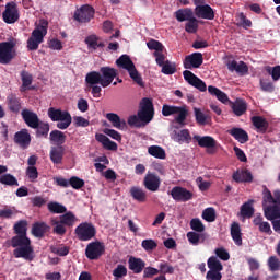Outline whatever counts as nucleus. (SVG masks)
Returning a JSON list of instances; mask_svg holds the SVG:
<instances>
[{
	"mask_svg": "<svg viewBox=\"0 0 280 280\" xmlns=\"http://www.w3.org/2000/svg\"><path fill=\"white\" fill-rule=\"evenodd\" d=\"M217 257L221 259L222 261H229L231 259V254L226 250L224 247H218L214 250Z\"/></svg>",
	"mask_w": 280,
	"mask_h": 280,
	"instance_id": "61",
	"label": "nucleus"
},
{
	"mask_svg": "<svg viewBox=\"0 0 280 280\" xmlns=\"http://www.w3.org/2000/svg\"><path fill=\"white\" fill-rule=\"evenodd\" d=\"M19 44L16 38H11L9 42L0 43V65H10L16 58V50L14 47Z\"/></svg>",
	"mask_w": 280,
	"mask_h": 280,
	"instance_id": "6",
	"label": "nucleus"
},
{
	"mask_svg": "<svg viewBox=\"0 0 280 280\" xmlns=\"http://www.w3.org/2000/svg\"><path fill=\"white\" fill-rule=\"evenodd\" d=\"M59 220L61 224H63L65 226L71 228L73 226V224H75V222L78 221V218H75V214H73V212L69 211L60 215Z\"/></svg>",
	"mask_w": 280,
	"mask_h": 280,
	"instance_id": "40",
	"label": "nucleus"
},
{
	"mask_svg": "<svg viewBox=\"0 0 280 280\" xmlns=\"http://www.w3.org/2000/svg\"><path fill=\"white\" fill-rule=\"evenodd\" d=\"M228 132L231 135V137L238 141V143H248L249 141L248 132L240 127H234L228 130Z\"/></svg>",
	"mask_w": 280,
	"mask_h": 280,
	"instance_id": "25",
	"label": "nucleus"
},
{
	"mask_svg": "<svg viewBox=\"0 0 280 280\" xmlns=\"http://www.w3.org/2000/svg\"><path fill=\"white\" fill-rule=\"evenodd\" d=\"M264 211L267 220H279L280 218V206L276 203H273V206H265Z\"/></svg>",
	"mask_w": 280,
	"mask_h": 280,
	"instance_id": "33",
	"label": "nucleus"
},
{
	"mask_svg": "<svg viewBox=\"0 0 280 280\" xmlns=\"http://www.w3.org/2000/svg\"><path fill=\"white\" fill-rule=\"evenodd\" d=\"M201 218L206 220V222H215V209L214 208H206L202 211Z\"/></svg>",
	"mask_w": 280,
	"mask_h": 280,
	"instance_id": "56",
	"label": "nucleus"
},
{
	"mask_svg": "<svg viewBox=\"0 0 280 280\" xmlns=\"http://www.w3.org/2000/svg\"><path fill=\"white\" fill-rule=\"evenodd\" d=\"M69 185H71L73 189H82V187H84V179L78 176H72L69 179Z\"/></svg>",
	"mask_w": 280,
	"mask_h": 280,
	"instance_id": "63",
	"label": "nucleus"
},
{
	"mask_svg": "<svg viewBox=\"0 0 280 280\" xmlns=\"http://www.w3.org/2000/svg\"><path fill=\"white\" fill-rule=\"evenodd\" d=\"M229 71L240 73L241 75H246L248 73V66L244 61L237 62L236 60L229 61L226 63Z\"/></svg>",
	"mask_w": 280,
	"mask_h": 280,
	"instance_id": "27",
	"label": "nucleus"
},
{
	"mask_svg": "<svg viewBox=\"0 0 280 280\" xmlns=\"http://www.w3.org/2000/svg\"><path fill=\"white\" fill-rule=\"evenodd\" d=\"M33 130H36V137L38 138L44 137L45 139H47V137L49 136L48 122H44L39 120L38 126L33 128Z\"/></svg>",
	"mask_w": 280,
	"mask_h": 280,
	"instance_id": "42",
	"label": "nucleus"
},
{
	"mask_svg": "<svg viewBox=\"0 0 280 280\" xmlns=\"http://www.w3.org/2000/svg\"><path fill=\"white\" fill-rule=\"evenodd\" d=\"M194 16V11L189 8L186 9H179L175 12V18L179 23H183L184 21H189Z\"/></svg>",
	"mask_w": 280,
	"mask_h": 280,
	"instance_id": "38",
	"label": "nucleus"
},
{
	"mask_svg": "<svg viewBox=\"0 0 280 280\" xmlns=\"http://www.w3.org/2000/svg\"><path fill=\"white\" fill-rule=\"evenodd\" d=\"M265 71H267V73L271 75L273 82H278V80L280 79V66H276V67L267 66L265 68Z\"/></svg>",
	"mask_w": 280,
	"mask_h": 280,
	"instance_id": "57",
	"label": "nucleus"
},
{
	"mask_svg": "<svg viewBox=\"0 0 280 280\" xmlns=\"http://www.w3.org/2000/svg\"><path fill=\"white\" fill-rule=\"evenodd\" d=\"M159 273L161 275H174V267L167 261H161L158 266Z\"/></svg>",
	"mask_w": 280,
	"mask_h": 280,
	"instance_id": "51",
	"label": "nucleus"
},
{
	"mask_svg": "<svg viewBox=\"0 0 280 280\" xmlns=\"http://www.w3.org/2000/svg\"><path fill=\"white\" fill-rule=\"evenodd\" d=\"M128 275V269L124 265H118L117 268L113 270V277L116 279H121V277H126Z\"/></svg>",
	"mask_w": 280,
	"mask_h": 280,
	"instance_id": "62",
	"label": "nucleus"
},
{
	"mask_svg": "<svg viewBox=\"0 0 280 280\" xmlns=\"http://www.w3.org/2000/svg\"><path fill=\"white\" fill-rule=\"evenodd\" d=\"M208 93H210L213 97H217V100L222 102V104H226L229 102V95L213 85L208 86Z\"/></svg>",
	"mask_w": 280,
	"mask_h": 280,
	"instance_id": "36",
	"label": "nucleus"
},
{
	"mask_svg": "<svg viewBox=\"0 0 280 280\" xmlns=\"http://www.w3.org/2000/svg\"><path fill=\"white\" fill-rule=\"evenodd\" d=\"M147 47L148 49H150L151 51H163V49H165V47L163 46V44L156 39H151L147 43Z\"/></svg>",
	"mask_w": 280,
	"mask_h": 280,
	"instance_id": "60",
	"label": "nucleus"
},
{
	"mask_svg": "<svg viewBox=\"0 0 280 280\" xmlns=\"http://www.w3.org/2000/svg\"><path fill=\"white\" fill-rule=\"evenodd\" d=\"M95 139H96V141H98V143H102V145H103V148H105V150H112V151L117 150V142H114L108 137H106L104 133H96Z\"/></svg>",
	"mask_w": 280,
	"mask_h": 280,
	"instance_id": "30",
	"label": "nucleus"
},
{
	"mask_svg": "<svg viewBox=\"0 0 280 280\" xmlns=\"http://www.w3.org/2000/svg\"><path fill=\"white\" fill-rule=\"evenodd\" d=\"M232 178L235 183H253V173L248 168L237 170Z\"/></svg>",
	"mask_w": 280,
	"mask_h": 280,
	"instance_id": "22",
	"label": "nucleus"
},
{
	"mask_svg": "<svg viewBox=\"0 0 280 280\" xmlns=\"http://www.w3.org/2000/svg\"><path fill=\"white\" fill-rule=\"evenodd\" d=\"M252 124L257 129V132L261 135H266L268 132V128L270 124L262 116H254L252 117Z\"/></svg>",
	"mask_w": 280,
	"mask_h": 280,
	"instance_id": "26",
	"label": "nucleus"
},
{
	"mask_svg": "<svg viewBox=\"0 0 280 280\" xmlns=\"http://www.w3.org/2000/svg\"><path fill=\"white\" fill-rule=\"evenodd\" d=\"M275 205V196L267 186H262V207L266 205Z\"/></svg>",
	"mask_w": 280,
	"mask_h": 280,
	"instance_id": "46",
	"label": "nucleus"
},
{
	"mask_svg": "<svg viewBox=\"0 0 280 280\" xmlns=\"http://www.w3.org/2000/svg\"><path fill=\"white\" fill-rule=\"evenodd\" d=\"M184 80L190 84V86H194L198 91H201V93H205L207 91V83L202 81L200 78H198L194 72L189 70H185L183 72Z\"/></svg>",
	"mask_w": 280,
	"mask_h": 280,
	"instance_id": "13",
	"label": "nucleus"
},
{
	"mask_svg": "<svg viewBox=\"0 0 280 280\" xmlns=\"http://www.w3.org/2000/svg\"><path fill=\"white\" fill-rule=\"evenodd\" d=\"M13 141L16 143V145H20L22 150H27L32 143V136L27 129H22L15 132Z\"/></svg>",
	"mask_w": 280,
	"mask_h": 280,
	"instance_id": "16",
	"label": "nucleus"
},
{
	"mask_svg": "<svg viewBox=\"0 0 280 280\" xmlns=\"http://www.w3.org/2000/svg\"><path fill=\"white\" fill-rule=\"evenodd\" d=\"M49 229L51 228L45 222H35L32 226V235L39 238L45 237V234L49 233Z\"/></svg>",
	"mask_w": 280,
	"mask_h": 280,
	"instance_id": "28",
	"label": "nucleus"
},
{
	"mask_svg": "<svg viewBox=\"0 0 280 280\" xmlns=\"http://www.w3.org/2000/svg\"><path fill=\"white\" fill-rule=\"evenodd\" d=\"M49 28V22L47 20H39V24L33 30L31 37L26 42V47L28 51H36L40 44L45 40L47 36V30Z\"/></svg>",
	"mask_w": 280,
	"mask_h": 280,
	"instance_id": "3",
	"label": "nucleus"
},
{
	"mask_svg": "<svg viewBox=\"0 0 280 280\" xmlns=\"http://www.w3.org/2000/svg\"><path fill=\"white\" fill-rule=\"evenodd\" d=\"M117 67L119 69H125L128 71L131 80L138 84V86H145V83H143V78H141V74L137 70V67L135 66V62H132V59H130V56L128 55H121L117 60H116Z\"/></svg>",
	"mask_w": 280,
	"mask_h": 280,
	"instance_id": "5",
	"label": "nucleus"
},
{
	"mask_svg": "<svg viewBox=\"0 0 280 280\" xmlns=\"http://www.w3.org/2000/svg\"><path fill=\"white\" fill-rule=\"evenodd\" d=\"M51 253H54V255H58L59 257H67V255H69V246L67 245H59V246H55V247H50Z\"/></svg>",
	"mask_w": 280,
	"mask_h": 280,
	"instance_id": "52",
	"label": "nucleus"
},
{
	"mask_svg": "<svg viewBox=\"0 0 280 280\" xmlns=\"http://www.w3.org/2000/svg\"><path fill=\"white\" fill-rule=\"evenodd\" d=\"M106 253V245L100 241L91 242L85 248V257L95 261Z\"/></svg>",
	"mask_w": 280,
	"mask_h": 280,
	"instance_id": "9",
	"label": "nucleus"
},
{
	"mask_svg": "<svg viewBox=\"0 0 280 280\" xmlns=\"http://www.w3.org/2000/svg\"><path fill=\"white\" fill-rule=\"evenodd\" d=\"M190 229L196 233H203L205 224L199 218H195L190 220Z\"/></svg>",
	"mask_w": 280,
	"mask_h": 280,
	"instance_id": "55",
	"label": "nucleus"
},
{
	"mask_svg": "<svg viewBox=\"0 0 280 280\" xmlns=\"http://www.w3.org/2000/svg\"><path fill=\"white\" fill-rule=\"evenodd\" d=\"M74 233L79 242H91L97 235V230L93 223L82 222L75 228Z\"/></svg>",
	"mask_w": 280,
	"mask_h": 280,
	"instance_id": "8",
	"label": "nucleus"
},
{
	"mask_svg": "<svg viewBox=\"0 0 280 280\" xmlns=\"http://www.w3.org/2000/svg\"><path fill=\"white\" fill-rule=\"evenodd\" d=\"M106 119H108L113 127L117 128L118 130H124V128H126V120L121 119V117L115 113L106 114Z\"/></svg>",
	"mask_w": 280,
	"mask_h": 280,
	"instance_id": "32",
	"label": "nucleus"
},
{
	"mask_svg": "<svg viewBox=\"0 0 280 280\" xmlns=\"http://www.w3.org/2000/svg\"><path fill=\"white\" fill-rule=\"evenodd\" d=\"M208 268L210 269V272H222V270H224L222 262L214 256H211L208 259Z\"/></svg>",
	"mask_w": 280,
	"mask_h": 280,
	"instance_id": "44",
	"label": "nucleus"
},
{
	"mask_svg": "<svg viewBox=\"0 0 280 280\" xmlns=\"http://www.w3.org/2000/svg\"><path fill=\"white\" fill-rule=\"evenodd\" d=\"M22 119L28 126V128H38V122L40 121V118H38V114L34 113L30 109H23L22 113Z\"/></svg>",
	"mask_w": 280,
	"mask_h": 280,
	"instance_id": "21",
	"label": "nucleus"
},
{
	"mask_svg": "<svg viewBox=\"0 0 280 280\" xmlns=\"http://www.w3.org/2000/svg\"><path fill=\"white\" fill-rule=\"evenodd\" d=\"M192 139L197 141L199 148H207L208 149V154H214L215 151L213 148L218 144L215 139L211 136H203L200 137L198 135L194 136Z\"/></svg>",
	"mask_w": 280,
	"mask_h": 280,
	"instance_id": "17",
	"label": "nucleus"
},
{
	"mask_svg": "<svg viewBox=\"0 0 280 280\" xmlns=\"http://www.w3.org/2000/svg\"><path fill=\"white\" fill-rule=\"evenodd\" d=\"M268 267L271 272H277L280 270V260L277 256H270L268 258Z\"/></svg>",
	"mask_w": 280,
	"mask_h": 280,
	"instance_id": "59",
	"label": "nucleus"
},
{
	"mask_svg": "<svg viewBox=\"0 0 280 280\" xmlns=\"http://www.w3.org/2000/svg\"><path fill=\"white\" fill-rule=\"evenodd\" d=\"M13 230L16 235H27V221L21 220L16 222Z\"/></svg>",
	"mask_w": 280,
	"mask_h": 280,
	"instance_id": "49",
	"label": "nucleus"
},
{
	"mask_svg": "<svg viewBox=\"0 0 280 280\" xmlns=\"http://www.w3.org/2000/svg\"><path fill=\"white\" fill-rule=\"evenodd\" d=\"M49 156L54 165H61L62 159H65V147H51Z\"/></svg>",
	"mask_w": 280,
	"mask_h": 280,
	"instance_id": "23",
	"label": "nucleus"
},
{
	"mask_svg": "<svg viewBox=\"0 0 280 280\" xmlns=\"http://www.w3.org/2000/svg\"><path fill=\"white\" fill-rule=\"evenodd\" d=\"M129 270L133 271V275H141L145 268V262L141 258H137L135 256H130L129 260Z\"/></svg>",
	"mask_w": 280,
	"mask_h": 280,
	"instance_id": "24",
	"label": "nucleus"
},
{
	"mask_svg": "<svg viewBox=\"0 0 280 280\" xmlns=\"http://www.w3.org/2000/svg\"><path fill=\"white\" fill-rule=\"evenodd\" d=\"M0 183L1 185H8L9 187H19V180L10 173L1 175Z\"/></svg>",
	"mask_w": 280,
	"mask_h": 280,
	"instance_id": "43",
	"label": "nucleus"
},
{
	"mask_svg": "<svg viewBox=\"0 0 280 280\" xmlns=\"http://www.w3.org/2000/svg\"><path fill=\"white\" fill-rule=\"evenodd\" d=\"M248 106L244 101H236L235 103L232 104V110L236 117H242L244 113H246Z\"/></svg>",
	"mask_w": 280,
	"mask_h": 280,
	"instance_id": "41",
	"label": "nucleus"
},
{
	"mask_svg": "<svg viewBox=\"0 0 280 280\" xmlns=\"http://www.w3.org/2000/svg\"><path fill=\"white\" fill-rule=\"evenodd\" d=\"M138 117L144 122L150 124L154 119V104L152 100L144 97L141 102V109L138 112Z\"/></svg>",
	"mask_w": 280,
	"mask_h": 280,
	"instance_id": "10",
	"label": "nucleus"
},
{
	"mask_svg": "<svg viewBox=\"0 0 280 280\" xmlns=\"http://www.w3.org/2000/svg\"><path fill=\"white\" fill-rule=\"evenodd\" d=\"M202 62H205L202 52H192L185 57L183 65L184 69H200Z\"/></svg>",
	"mask_w": 280,
	"mask_h": 280,
	"instance_id": "14",
	"label": "nucleus"
},
{
	"mask_svg": "<svg viewBox=\"0 0 280 280\" xmlns=\"http://www.w3.org/2000/svg\"><path fill=\"white\" fill-rule=\"evenodd\" d=\"M48 211H50V213H67V207L52 201L48 203Z\"/></svg>",
	"mask_w": 280,
	"mask_h": 280,
	"instance_id": "54",
	"label": "nucleus"
},
{
	"mask_svg": "<svg viewBox=\"0 0 280 280\" xmlns=\"http://www.w3.org/2000/svg\"><path fill=\"white\" fill-rule=\"evenodd\" d=\"M21 79H22V91H27V89H30L34 78L32 77V74H30V72L24 70L21 72Z\"/></svg>",
	"mask_w": 280,
	"mask_h": 280,
	"instance_id": "47",
	"label": "nucleus"
},
{
	"mask_svg": "<svg viewBox=\"0 0 280 280\" xmlns=\"http://www.w3.org/2000/svg\"><path fill=\"white\" fill-rule=\"evenodd\" d=\"M231 237L236 246H242V228L240 223L233 222L231 224Z\"/></svg>",
	"mask_w": 280,
	"mask_h": 280,
	"instance_id": "34",
	"label": "nucleus"
},
{
	"mask_svg": "<svg viewBox=\"0 0 280 280\" xmlns=\"http://www.w3.org/2000/svg\"><path fill=\"white\" fill-rule=\"evenodd\" d=\"M171 196L176 202H189L194 198V192L185 187L175 186L171 190Z\"/></svg>",
	"mask_w": 280,
	"mask_h": 280,
	"instance_id": "12",
	"label": "nucleus"
},
{
	"mask_svg": "<svg viewBox=\"0 0 280 280\" xmlns=\"http://www.w3.org/2000/svg\"><path fill=\"white\" fill-rule=\"evenodd\" d=\"M2 18L4 23H8L9 25H12V23H16V21H19V9L15 2L7 3Z\"/></svg>",
	"mask_w": 280,
	"mask_h": 280,
	"instance_id": "15",
	"label": "nucleus"
},
{
	"mask_svg": "<svg viewBox=\"0 0 280 280\" xmlns=\"http://www.w3.org/2000/svg\"><path fill=\"white\" fill-rule=\"evenodd\" d=\"M141 246L148 252V250H154L159 245L156 244V241L152 238H147L142 241Z\"/></svg>",
	"mask_w": 280,
	"mask_h": 280,
	"instance_id": "64",
	"label": "nucleus"
},
{
	"mask_svg": "<svg viewBox=\"0 0 280 280\" xmlns=\"http://www.w3.org/2000/svg\"><path fill=\"white\" fill-rule=\"evenodd\" d=\"M253 200H249L241 206L242 218H253L255 215V208H253Z\"/></svg>",
	"mask_w": 280,
	"mask_h": 280,
	"instance_id": "39",
	"label": "nucleus"
},
{
	"mask_svg": "<svg viewBox=\"0 0 280 280\" xmlns=\"http://www.w3.org/2000/svg\"><path fill=\"white\" fill-rule=\"evenodd\" d=\"M7 106L10 110V113H14L15 115H19L21 113V98L16 97V95L10 94L7 97Z\"/></svg>",
	"mask_w": 280,
	"mask_h": 280,
	"instance_id": "29",
	"label": "nucleus"
},
{
	"mask_svg": "<svg viewBox=\"0 0 280 280\" xmlns=\"http://www.w3.org/2000/svg\"><path fill=\"white\" fill-rule=\"evenodd\" d=\"M148 153L150 154V156H154V159L163 160L166 156L165 149H163L162 147H159V145L149 147Z\"/></svg>",
	"mask_w": 280,
	"mask_h": 280,
	"instance_id": "45",
	"label": "nucleus"
},
{
	"mask_svg": "<svg viewBox=\"0 0 280 280\" xmlns=\"http://www.w3.org/2000/svg\"><path fill=\"white\" fill-rule=\"evenodd\" d=\"M143 185L148 191H159V188L161 187V177L154 173H148L144 176Z\"/></svg>",
	"mask_w": 280,
	"mask_h": 280,
	"instance_id": "19",
	"label": "nucleus"
},
{
	"mask_svg": "<svg viewBox=\"0 0 280 280\" xmlns=\"http://www.w3.org/2000/svg\"><path fill=\"white\" fill-rule=\"evenodd\" d=\"M49 140L55 143L56 147H60L67 141V136L60 130H52L49 135Z\"/></svg>",
	"mask_w": 280,
	"mask_h": 280,
	"instance_id": "35",
	"label": "nucleus"
},
{
	"mask_svg": "<svg viewBox=\"0 0 280 280\" xmlns=\"http://www.w3.org/2000/svg\"><path fill=\"white\" fill-rule=\"evenodd\" d=\"M171 139L175 141V143H183L189 144L191 143V132L189 129H180V130H173L171 133Z\"/></svg>",
	"mask_w": 280,
	"mask_h": 280,
	"instance_id": "18",
	"label": "nucleus"
},
{
	"mask_svg": "<svg viewBox=\"0 0 280 280\" xmlns=\"http://www.w3.org/2000/svg\"><path fill=\"white\" fill-rule=\"evenodd\" d=\"M195 14L198 19H206L207 21H213L215 19V11L209 4L197 5L195 8Z\"/></svg>",
	"mask_w": 280,
	"mask_h": 280,
	"instance_id": "20",
	"label": "nucleus"
},
{
	"mask_svg": "<svg viewBox=\"0 0 280 280\" xmlns=\"http://www.w3.org/2000/svg\"><path fill=\"white\" fill-rule=\"evenodd\" d=\"M129 192L137 202H145L148 200V194L141 187L132 186Z\"/></svg>",
	"mask_w": 280,
	"mask_h": 280,
	"instance_id": "31",
	"label": "nucleus"
},
{
	"mask_svg": "<svg viewBox=\"0 0 280 280\" xmlns=\"http://www.w3.org/2000/svg\"><path fill=\"white\" fill-rule=\"evenodd\" d=\"M93 16H95V9L89 4L82 5L74 12V21L78 23H89Z\"/></svg>",
	"mask_w": 280,
	"mask_h": 280,
	"instance_id": "11",
	"label": "nucleus"
},
{
	"mask_svg": "<svg viewBox=\"0 0 280 280\" xmlns=\"http://www.w3.org/2000/svg\"><path fill=\"white\" fill-rule=\"evenodd\" d=\"M48 117L51 119V121H59L57 124V128H59V130H67V128L71 126V121H73V118L69 112L56 109L54 107L48 109Z\"/></svg>",
	"mask_w": 280,
	"mask_h": 280,
	"instance_id": "7",
	"label": "nucleus"
},
{
	"mask_svg": "<svg viewBox=\"0 0 280 280\" xmlns=\"http://www.w3.org/2000/svg\"><path fill=\"white\" fill-rule=\"evenodd\" d=\"M161 67V72L164 73V75H174V73H176V63H172L170 60H166Z\"/></svg>",
	"mask_w": 280,
	"mask_h": 280,
	"instance_id": "53",
	"label": "nucleus"
},
{
	"mask_svg": "<svg viewBox=\"0 0 280 280\" xmlns=\"http://www.w3.org/2000/svg\"><path fill=\"white\" fill-rule=\"evenodd\" d=\"M119 75V72L115 68L102 67L98 71H91L89 80L92 81V84H100L103 89L110 86L113 80Z\"/></svg>",
	"mask_w": 280,
	"mask_h": 280,
	"instance_id": "2",
	"label": "nucleus"
},
{
	"mask_svg": "<svg viewBox=\"0 0 280 280\" xmlns=\"http://www.w3.org/2000/svg\"><path fill=\"white\" fill-rule=\"evenodd\" d=\"M162 115L163 117H172V115H176L174 118L175 124L179 126H187V117H189V109L187 105L176 106V105H167L164 104L162 106Z\"/></svg>",
	"mask_w": 280,
	"mask_h": 280,
	"instance_id": "4",
	"label": "nucleus"
},
{
	"mask_svg": "<svg viewBox=\"0 0 280 280\" xmlns=\"http://www.w3.org/2000/svg\"><path fill=\"white\" fill-rule=\"evenodd\" d=\"M195 119L199 126H207L208 116L202 113L201 108L194 107Z\"/></svg>",
	"mask_w": 280,
	"mask_h": 280,
	"instance_id": "48",
	"label": "nucleus"
},
{
	"mask_svg": "<svg viewBox=\"0 0 280 280\" xmlns=\"http://www.w3.org/2000/svg\"><path fill=\"white\" fill-rule=\"evenodd\" d=\"M188 22L185 25V30L188 34H196L198 32V20L194 15L187 20Z\"/></svg>",
	"mask_w": 280,
	"mask_h": 280,
	"instance_id": "50",
	"label": "nucleus"
},
{
	"mask_svg": "<svg viewBox=\"0 0 280 280\" xmlns=\"http://www.w3.org/2000/svg\"><path fill=\"white\" fill-rule=\"evenodd\" d=\"M89 78H91L90 72L85 75V84L88 89H91V94L93 97H102V86L97 85L100 83H92L91 79Z\"/></svg>",
	"mask_w": 280,
	"mask_h": 280,
	"instance_id": "37",
	"label": "nucleus"
},
{
	"mask_svg": "<svg viewBox=\"0 0 280 280\" xmlns=\"http://www.w3.org/2000/svg\"><path fill=\"white\" fill-rule=\"evenodd\" d=\"M143 121L141 117L138 115H131L128 117L127 124L130 126V128H141Z\"/></svg>",
	"mask_w": 280,
	"mask_h": 280,
	"instance_id": "58",
	"label": "nucleus"
},
{
	"mask_svg": "<svg viewBox=\"0 0 280 280\" xmlns=\"http://www.w3.org/2000/svg\"><path fill=\"white\" fill-rule=\"evenodd\" d=\"M7 248H15L13 255L15 259H25V261H34V247L27 234H16L11 240L5 241Z\"/></svg>",
	"mask_w": 280,
	"mask_h": 280,
	"instance_id": "1",
	"label": "nucleus"
}]
</instances>
